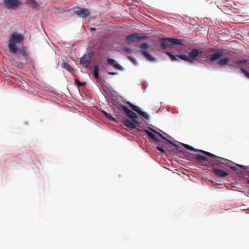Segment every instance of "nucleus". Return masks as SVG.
<instances>
[{
	"instance_id": "obj_1",
	"label": "nucleus",
	"mask_w": 249,
	"mask_h": 249,
	"mask_svg": "<svg viewBox=\"0 0 249 249\" xmlns=\"http://www.w3.org/2000/svg\"><path fill=\"white\" fill-rule=\"evenodd\" d=\"M188 151H191L192 153H190V154L195 155L196 158L199 161L210 162L212 161V160H213L216 158V156L209 152L203 150H198L193 148L189 145H188V154L189 153Z\"/></svg>"
},
{
	"instance_id": "obj_2",
	"label": "nucleus",
	"mask_w": 249,
	"mask_h": 249,
	"mask_svg": "<svg viewBox=\"0 0 249 249\" xmlns=\"http://www.w3.org/2000/svg\"><path fill=\"white\" fill-rule=\"evenodd\" d=\"M230 52L231 51L223 49L214 53L212 55H209L207 53H203L202 52H201V53L199 55L198 61L201 63L206 62L208 61V58H209V61L213 62L218 59L223 55L229 54Z\"/></svg>"
},
{
	"instance_id": "obj_3",
	"label": "nucleus",
	"mask_w": 249,
	"mask_h": 249,
	"mask_svg": "<svg viewBox=\"0 0 249 249\" xmlns=\"http://www.w3.org/2000/svg\"><path fill=\"white\" fill-rule=\"evenodd\" d=\"M24 39L23 36L21 34L16 32L11 34L10 38L8 41V49L9 52L13 54H16L18 52L17 44H19Z\"/></svg>"
},
{
	"instance_id": "obj_4",
	"label": "nucleus",
	"mask_w": 249,
	"mask_h": 249,
	"mask_svg": "<svg viewBox=\"0 0 249 249\" xmlns=\"http://www.w3.org/2000/svg\"><path fill=\"white\" fill-rule=\"evenodd\" d=\"M248 61L245 59L239 60L236 58H221L217 62L218 65L224 66L228 64L230 66L233 67L235 69H237L239 67V65L246 64Z\"/></svg>"
},
{
	"instance_id": "obj_5",
	"label": "nucleus",
	"mask_w": 249,
	"mask_h": 249,
	"mask_svg": "<svg viewBox=\"0 0 249 249\" xmlns=\"http://www.w3.org/2000/svg\"><path fill=\"white\" fill-rule=\"evenodd\" d=\"M160 42L162 48L165 49L171 46L181 45L184 42V40L174 38H163L160 39Z\"/></svg>"
},
{
	"instance_id": "obj_6",
	"label": "nucleus",
	"mask_w": 249,
	"mask_h": 249,
	"mask_svg": "<svg viewBox=\"0 0 249 249\" xmlns=\"http://www.w3.org/2000/svg\"><path fill=\"white\" fill-rule=\"evenodd\" d=\"M150 45L147 42H143L140 45L139 48L141 50V53L149 61L153 62L156 59L151 55L147 53L146 51L149 48Z\"/></svg>"
},
{
	"instance_id": "obj_7",
	"label": "nucleus",
	"mask_w": 249,
	"mask_h": 249,
	"mask_svg": "<svg viewBox=\"0 0 249 249\" xmlns=\"http://www.w3.org/2000/svg\"><path fill=\"white\" fill-rule=\"evenodd\" d=\"M146 37L145 35L142 33H134L126 36V38L128 43L139 42Z\"/></svg>"
},
{
	"instance_id": "obj_8",
	"label": "nucleus",
	"mask_w": 249,
	"mask_h": 249,
	"mask_svg": "<svg viewBox=\"0 0 249 249\" xmlns=\"http://www.w3.org/2000/svg\"><path fill=\"white\" fill-rule=\"evenodd\" d=\"M121 107L124 112V114H125L128 117L131 119L133 122L137 124H139V123L137 120V119L138 118V116L136 113L130 110L127 107L124 105H121Z\"/></svg>"
},
{
	"instance_id": "obj_9",
	"label": "nucleus",
	"mask_w": 249,
	"mask_h": 249,
	"mask_svg": "<svg viewBox=\"0 0 249 249\" xmlns=\"http://www.w3.org/2000/svg\"><path fill=\"white\" fill-rule=\"evenodd\" d=\"M73 10L74 13L80 18H86L90 15L89 10L87 8L75 7Z\"/></svg>"
},
{
	"instance_id": "obj_10",
	"label": "nucleus",
	"mask_w": 249,
	"mask_h": 249,
	"mask_svg": "<svg viewBox=\"0 0 249 249\" xmlns=\"http://www.w3.org/2000/svg\"><path fill=\"white\" fill-rule=\"evenodd\" d=\"M201 53V51L199 52L196 49H193L188 54V62L193 63L195 60L199 59V55Z\"/></svg>"
},
{
	"instance_id": "obj_11",
	"label": "nucleus",
	"mask_w": 249,
	"mask_h": 249,
	"mask_svg": "<svg viewBox=\"0 0 249 249\" xmlns=\"http://www.w3.org/2000/svg\"><path fill=\"white\" fill-rule=\"evenodd\" d=\"M3 2L7 9H15L21 4L18 0H3Z\"/></svg>"
},
{
	"instance_id": "obj_12",
	"label": "nucleus",
	"mask_w": 249,
	"mask_h": 249,
	"mask_svg": "<svg viewBox=\"0 0 249 249\" xmlns=\"http://www.w3.org/2000/svg\"><path fill=\"white\" fill-rule=\"evenodd\" d=\"M127 104L134 111L137 112L139 115L142 116L143 118L147 120L149 119V115L146 112L142 111L139 107L135 106L130 103H127Z\"/></svg>"
},
{
	"instance_id": "obj_13",
	"label": "nucleus",
	"mask_w": 249,
	"mask_h": 249,
	"mask_svg": "<svg viewBox=\"0 0 249 249\" xmlns=\"http://www.w3.org/2000/svg\"><path fill=\"white\" fill-rule=\"evenodd\" d=\"M91 60V55L89 53L84 55L80 59V64L85 68L88 67Z\"/></svg>"
},
{
	"instance_id": "obj_14",
	"label": "nucleus",
	"mask_w": 249,
	"mask_h": 249,
	"mask_svg": "<svg viewBox=\"0 0 249 249\" xmlns=\"http://www.w3.org/2000/svg\"><path fill=\"white\" fill-rule=\"evenodd\" d=\"M214 161V164H216L218 167L221 168H225L227 166V160L224 159H222L216 156V158L213 160H212V161Z\"/></svg>"
},
{
	"instance_id": "obj_15",
	"label": "nucleus",
	"mask_w": 249,
	"mask_h": 249,
	"mask_svg": "<svg viewBox=\"0 0 249 249\" xmlns=\"http://www.w3.org/2000/svg\"><path fill=\"white\" fill-rule=\"evenodd\" d=\"M107 64L114 67L116 69L122 71L123 68L119 64L117 63L116 60L112 58H108L107 60Z\"/></svg>"
},
{
	"instance_id": "obj_16",
	"label": "nucleus",
	"mask_w": 249,
	"mask_h": 249,
	"mask_svg": "<svg viewBox=\"0 0 249 249\" xmlns=\"http://www.w3.org/2000/svg\"><path fill=\"white\" fill-rule=\"evenodd\" d=\"M215 175L219 178H225L228 175V173L219 169L214 168L213 169Z\"/></svg>"
},
{
	"instance_id": "obj_17",
	"label": "nucleus",
	"mask_w": 249,
	"mask_h": 249,
	"mask_svg": "<svg viewBox=\"0 0 249 249\" xmlns=\"http://www.w3.org/2000/svg\"><path fill=\"white\" fill-rule=\"evenodd\" d=\"M16 54H18V57L21 56L24 59H26L28 57V53L24 48H18V52Z\"/></svg>"
},
{
	"instance_id": "obj_18",
	"label": "nucleus",
	"mask_w": 249,
	"mask_h": 249,
	"mask_svg": "<svg viewBox=\"0 0 249 249\" xmlns=\"http://www.w3.org/2000/svg\"><path fill=\"white\" fill-rule=\"evenodd\" d=\"M124 124L125 126L129 127L131 129L135 128L136 127V124H137L133 122L132 121H131L127 119H124Z\"/></svg>"
},
{
	"instance_id": "obj_19",
	"label": "nucleus",
	"mask_w": 249,
	"mask_h": 249,
	"mask_svg": "<svg viewBox=\"0 0 249 249\" xmlns=\"http://www.w3.org/2000/svg\"><path fill=\"white\" fill-rule=\"evenodd\" d=\"M114 112L118 118L123 117L124 115V112L123 111L122 108L121 107V105L117 107L114 109Z\"/></svg>"
},
{
	"instance_id": "obj_20",
	"label": "nucleus",
	"mask_w": 249,
	"mask_h": 249,
	"mask_svg": "<svg viewBox=\"0 0 249 249\" xmlns=\"http://www.w3.org/2000/svg\"><path fill=\"white\" fill-rule=\"evenodd\" d=\"M25 3L34 8H36L38 6V4L35 0H27Z\"/></svg>"
},
{
	"instance_id": "obj_21",
	"label": "nucleus",
	"mask_w": 249,
	"mask_h": 249,
	"mask_svg": "<svg viewBox=\"0 0 249 249\" xmlns=\"http://www.w3.org/2000/svg\"><path fill=\"white\" fill-rule=\"evenodd\" d=\"M61 67L62 68L65 69L70 72H72L73 71V68L71 67V66L67 62L63 63L61 65Z\"/></svg>"
},
{
	"instance_id": "obj_22",
	"label": "nucleus",
	"mask_w": 249,
	"mask_h": 249,
	"mask_svg": "<svg viewBox=\"0 0 249 249\" xmlns=\"http://www.w3.org/2000/svg\"><path fill=\"white\" fill-rule=\"evenodd\" d=\"M145 132L148 136H149L153 141L157 142H160V141L159 139L157 138V137L152 132L148 131L145 130Z\"/></svg>"
},
{
	"instance_id": "obj_23",
	"label": "nucleus",
	"mask_w": 249,
	"mask_h": 249,
	"mask_svg": "<svg viewBox=\"0 0 249 249\" xmlns=\"http://www.w3.org/2000/svg\"><path fill=\"white\" fill-rule=\"evenodd\" d=\"M102 113L107 118L108 120L115 121V119L110 114L107 113L106 111L102 110Z\"/></svg>"
},
{
	"instance_id": "obj_24",
	"label": "nucleus",
	"mask_w": 249,
	"mask_h": 249,
	"mask_svg": "<svg viewBox=\"0 0 249 249\" xmlns=\"http://www.w3.org/2000/svg\"><path fill=\"white\" fill-rule=\"evenodd\" d=\"M243 64L241 65H239V67L238 69H239L241 72L245 75V76L249 79V72L245 70V68H243L242 66Z\"/></svg>"
},
{
	"instance_id": "obj_25",
	"label": "nucleus",
	"mask_w": 249,
	"mask_h": 249,
	"mask_svg": "<svg viewBox=\"0 0 249 249\" xmlns=\"http://www.w3.org/2000/svg\"><path fill=\"white\" fill-rule=\"evenodd\" d=\"M93 74L94 77L95 79H98L99 78V69L98 66H96L94 68V71H93Z\"/></svg>"
},
{
	"instance_id": "obj_26",
	"label": "nucleus",
	"mask_w": 249,
	"mask_h": 249,
	"mask_svg": "<svg viewBox=\"0 0 249 249\" xmlns=\"http://www.w3.org/2000/svg\"><path fill=\"white\" fill-rule=\"evenodd\" d=\"M74 82H75V84H76V85L79 87H86V83L85 82H80L79 81H78V79H75L74 80Z\"/></svg>"
},
{
	"instance_id": "obj_27",
	"label": "nucleus",
	"mask_w": 249,
	"mask_h": 249,
	"mask_svg": "<svg viewBox=\"0 0 249 249\" xmlns=\"http://www.w3.org/2000/svg\"><path fill=\"white\" fill-rule=\"evenodd\" d=\"M242 165H238V164H236L235 166H230V168L232 170H233V171H237L238 169V167L240 168H242V169H243V168L241 167L240 166H241Z\"/></svg>"
},
{
	"instance_id": "obj_28",
	"label": "nucleus",
	"mask_w": 249,
	"mask_h": 249,
	"mask_svg": "<svg viewBox=\"0 0 249 249\" xmlns=\"http://www.w3.org/2000/svg\"><path fill=\"white\" fill-rule=\"evenodd\" d=\"M166 53L170 57L172 61H175L177 60L176 56L173 55L170 52H166Z\"/></svg>"
},
{
	"instance_id": "obj_29",
	"label": "nucleus",
	"mask_w": 249,
	"mask_h": 249,
	"mask_svg": "<svg viewBox=\"0 0 249 249\" xmlns=\"http://www.w3.org/2000/svg\"><path fill=\"white\" fill-rule=\"evenodd\" d=\"M177 56L182 60H184L185 61L187 60V55H185L184 54H183V55L181 54V55H178Z\"/></svg>"
},
{
	"instance_id": "obj_30",
	"label": "nucleus",
	"mask_w": 249,
	"mask_h": 249,
	"mask_svg": "<svg viewBox=\"0 0 249 249\" xmlns=\"http://www.w3.org/2000/svg\"><path fill=\"white\" fill-rule=\"evenodd\" d=\"M152 130L155 133L157 134L159 136H160L161 138H162L163 139L165 140H167V139L163 136V135L160 134V133L158 132V131H155V130H154L153 129H152Z\"/></svg>"
},
{
	"instance_id": "obj_31",
	"label": "nucleus",
	"mask_w": 249,
	"mask_h": 249,
	"mask_svg": "<svg viewBox=\"0 0 249 249\" xmlns=\"http://www.w3.org/2000/svg\"><path fill=\"white\" fill-rule=\"evenodd\" d=\"M157 149L160 151L161 153H165V151L164 150V147L163 146H158L157 147Z\"/></svg>"
},
{
	"instance_id": "obj_32",
	"label": "nucleus",
	"mask_w": 249,
	"mask_h": 249,
	"mask_svg": "<svg viewBox=\"0 0 249 249\" xmlns=\"http://www.w3.org/2000/svg\"><path fill=\"white\" fill-rule=\"evenodd\" d=\"M240 167L244 168V169L246 171H247L248 173H249V166H245L244 165H241Z\"/></svg>"
},
{
	"instance_id": "obj_33",
	"label": "nucleus",
	"mask_w": 249,
	"mask_h": 249,
	"mask_svg": "<svg viewBox=\"0 0 249 249\" xmlns=\"http://www.w3.org/2000/svg\"><path fill=\"white\" fill-rule=\"evenodd\" d=\"M109 75H115L117 74V72H107Z\"/></svg>"
},
{
	"instance_id": "obj_34",
	"label": "nucleus",
	"mask_w": 249,
	"mask_h": 249,
	"mask_svg": "<svg viewBox=\"0 0 249 249\" xmlns=\"http://www.w3.org/2000/svg\"><path fill=\"white\" fill-rule=\"evenodd\" d=\"M125 51L127 53H129V52H132L133 50L131 49L127 48V49H125Z\"/></svg>"
},
{
	"instance_id": "obj_35",
	"label": "nucleus",
	"mask_w": 249,
	"mask_h": 249,
	"mask_svg": "<svg viewBox=\"0 0 249 249\" xmlns=\"http://www.w3.org/2000/svg\"><path fill=\"white\" fill-rule=\"evenodd\" d=\"M128 58L132 61H134V58L131 56H128Z\"/></svg>"
},
{
	"instance_id": "obj_36",
	"label": "nucleus",
	"mask_w": 249,
	"mask_h": 249,
	"mask_svg": "<svg viewBox=\"0 0 249 249\" xmlns=\"http://www.w3.org/2000/svg\"><path fill=\"white\" fill-rule=\"evenodd\" d=\"M90 30H91V31H95V29L94 28H91Z\"/></svg>"
},
{
	"instance_id": "obj_37",
	"label": "nucleus",
	"mask_w": 249,
	"mask_h": 249,
	"mask_svg": "<svg viewBox=\"0 0 249 249\" xmlns=\"http://www.w3.org/2000/svg\"><path fill=\"white\" fill-rule=\"evenodd\" d=\"M246 64H248V66H247V68H248V69H249V63H247Z\"/></svg>"
},
{
	"instance_id": "obj_38",
	"label": "nucleus",
	"mask_w": 249,
	"mask_h": 249,
	"mask_svg": "<svg viewBox=\"0 0 249 249\" xmlns=\"http://www.w3.org/2000/svg\"><path fill=\"white\" fill-rule=\"evenodd\" d=\"M183 146L187 148V144H183Z\"/></svg>"
},
{
	"instance_id": "obj_39",
	"label": "nucleus",
	"mask_w": 249,
	"mask_h": 249,
	"mask_svg": "<svg viewBox=\"0 0 249 249\" xmlns=\"http://www.w3.org/2000/svg\"><path fill=\"white\" fill-rule=\"evenodd\" d=\"M191 158L188 155V158H187V159L188 160H189Z\"/></svg>"
},
{
	"instance_id": "obj_40",
	"label": "nucleus",
	"mask_w": 249,
	"mask_h": 249,
	"mask_svg": "<svg viewBox=\"0 0 249 249\" xmlns=\"http://www.w3.org/2000/svg\"><path fill=\"white\" fill-rule=\"evenodd\" d=\"M248 183L249 184V179L247 181Z\"/></svg>"
}]
</instances>
